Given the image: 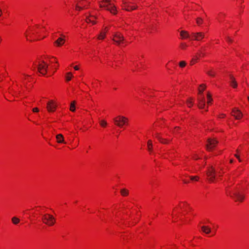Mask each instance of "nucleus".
Masks as SVG:
<instances>
[{
  "mask_svg": "<svg viewBox=\"0 0 249 249\" xmlns=\"http://www.w3.org/2000/svg\"><path fill=\"white\" fill-rule=\"evenodd\" d=\"M74 69L75 70H76V71L79 70V68H78V66H74Z\"/></svg>",
  "mask_w": 249,
  "mask_h": 249,
  "instance_id": "obj_42",
  "label": "nucleus"
},
{
  "mask_svg": "<svg viewBox=\"0 0 249 249\" xmlns=\"http://www.w3.org/2000/svg\"><path fill=\"white\" fill-rule=\"evenodd\" d=\"M216 170L212 166L209 167L206 172L207 179L210 182H214L216 178Z\"/></svg>",
  "mask_w": 249,
  "mask_h": 249,
  "instance_id": "obj_3",
  "label": "nucleus"
},
{
  "mask_svg": "<svg viewBox=\"0 0 249 249\" xmlns=\"http://www.w3.org/2000/svg\"><path fill=\"white\" fill-rule=\"evenodd\" d=\"M72 76V74L71 72H69L67 73V75L66 76V81H69L71 80V78Z\"/></svg>",
  "mask_w": 249,
  "mask_h": 249,
  "instance_id": "obj_28",
  "label": "nucleus"
},
{
  "mask_svg": "<svg viewBox=\"0 0 249 249\" xmlns=\"http://www.w3.org/2000/svg\"><path fill=\"white\" fill-rule=\"evenodd\" d=\"M221 176H222V175H221L220 174H219V177H221Z\"/></svg>",
  "mask_w": 249,
  "mask_h": 249,
  "instance_id": "obj_52",
  "label": "nucleus"
},
{
  "mask_svg": "<svg viewBox=\"0 0 249 249\" xmlns=\"http://www.w3.org/2000/svg\"><path fill=\"white\" fill-rule=\"evenodd\" d=\"M75 9L78 11H80L83 9V7L78 4H76L75 6Z\"/></svg>",
  "mask_w": 249,
  "mask_h": 249,
  "instance_id": "obj_34",
  "label": "nucleus"
},
{
  "mask_svg": "<svg viewBox=\"0 0 249 249\" xmlns=\"http://www.w3.org/2000/svg\"><path fill=\"white\" fill-rule=\"evenodd\" d=\"M1 14H2V11H1V10L0 9V17L1 16Z\"/></svg>",
  "mask_w": 249,
  "mask_h": 249,
  "instance_id": "obj_46",
  "label": "nucleus"
},
{
  "mask_svg": "<svg viewBox=\"0 0 249 249\" xmlns=\"http://www.w3.org/2000/svg\"><path fill=\"white\" fill-rule=\"evenodd\" d=\"M233 161V160H230V163H232Z\"/></svg>",
  "mask_w": 249,
  "mask_h": 249,
  "instance_id": "obj_48",
  "label": "nucleus"
},
{
  "mask_svg": "<svg viewBox=\"0 0 249 249\" xmlns=\"http://www.w3.org/2000/svg\"><path fill=\"white\" fill-rule=\"evenodd\" d=\"M89 3V2L87 0H79L77 2V4L82 6L83 7V9H84V8H87V7H86L87 4H88Z\"/></svg>",
  "mask_w": 249,
  "mask_h": 249,
  "instance_id": "obj_19",
  "label": "nucleus"
},
{
  "mask_svg": "<svg viewBox=\"0 0 249 249\" xmlns=\"http://www.w3.org/2000/svg\"><path fill=\"white\" fill-rule=\"evenodd\" d=\"M231 115L237 120L240 119L243 116L241 111L237 108H234L232 109Z\"/></svg>",
  "mask_w": 249,
  "mask_h": 249,
  "instance_id": "obj_9",
  "label": "nucleus"
},
{
  "mask_svg": "<svg viewBox=\"0 0 249 249\" xmlns=\"http://www.w3.org/2000/svg\"><path fill=\"white\" fill-rule=\"evenodd\" d=\"M123 4V8L128 11L134 10L137 8V7L136 6H132L129 5V3L126 1H124Z\"/></svg>",
  "mask_w": 249,
  "mask_h": 249,
  "instance_id": "obj_13",
  "label": "nucleus"
},
{
  "mask_svg": "<svg viewBox=\"0 0 249 249\" xmlns=\"http://www.w3.org/2000/svg\"><path fill=\"white\" fill-rule=\"evenodd\" d=\"M194 158H195V159H196V160H197V159H198V158H197V156H196V157H194Z\"/></svg>",
  "mask_w": 249,
  "mask_h": 249,
  "instance_id": "obj_49",
  "label": "nucleus"
},
{
  "mask_svg": "<svg viewBox=\"0 0 249 249\" xmlns=\"http://www.w3.org/2000/svg\"><path fill=\"white\" fill-rule=\"evenodd\" d=\"M202 231L206 234H209L211 232V229L208 226H203L201 227Z\"/></svg>",
  "mask_w": 249,
  "mask_h": 249,
  "instance_id": "obj_21",
  "label": "nucleus"
},
{
  "mask_svg": "<svg viewBox=\"0 0 249 249\" xmlns=\"http://www.w3.org/2000/svg\"><path fill=\"white\" fill-rule=\"evenodd\" d=\"M230 78L231 79L230 82L231 86L233 88H236L237 87V83L236 82L235 79L232 75H230Z\"/></svg>",
  "mask_w": 249,
  "mask_h": 249,
  "instance_id": "obj_16",
  "label": "nucleus"
},
{
  "mask_svg": "<svg viewBox=\"0 0 249 249\" xmlns=\"http://www.w3.org/2000/svg\"><path fill=\"white\" fill-rule=\"evenodd\" d=\"M56 105L54 104L53 101L51 100L47 103V109L49 112L54 111L56 108Z\"/></svg>",
  "mask_w": 249,
  "mask_h": 249,
  "instance_id": "obj_10",
  "label": "nucleus"
},
{
  "mask_svg": "<svg viewBox=\"0 0 249 249\" xmlns=\"http://www.w3.org/2000/svg\"><path fill=\"white\" fill-rule=\"evenodd\" d=\"M208 143L206 145V149L208 151L212 150L218 143V141L214 139L209 138L207 140Z\"/></svg>",
  "mask_w": 249,
  "mask_h": 249,
  "instance_id": "obj_7",
  "label": "nucleus"
},
{
  "mask_svg": "<svg viewBox=\"0 0 249 249\" xmlns=\"http://www.w3.org/2000/svg\"><path fill=\"white\" fill-rule=\"evenodd\" d=\"M105 31L104 32H106V33L107 31V30H108V28L107 27H105Z\"/></svg>",
  "mask_w": 249,
  "mask_h": 249,
  "instance_id": "obj_44",
  "label": "nucleus"
},
{
  "mask_svg": "<svg viewBox=\"0 0 249 249\" xmlns=\"http://www.w3.org/2000/svg\"><path fill=\"white\" fill-rule=\"evenodd\" d=\"M236 151H237V152H239L238 149H237Z\"/></svg>",
  "mask_w": 249,
  "mask_h": 249,
  "instance_id": "obj_53",
  "label": "nucleus"
},
{
  "mask_svg": "<svg viewBox=\"0 0 249 249\" xmlns=\"http://www.w3.org/2000/svg\"><path fill=\"white\" fill-rule=\"evenodd\" d=\"M207 99H208L207 103L209 104L210 103H211V102L212 101L213 99H212V95H211V94L210 93L208 92L207 93Z\"/></svg>",
  "mask_w": 249,
  "mask_h": 249,
  "instance_id": "obj_29",
  "label": "nucleus"
},
{
  "mask_svg": "<svg viewBox=\"0 0 249 249\" xmlns=\"http://www.w3.org/2000/svg\"><path fill=\"white\" fill-rule=\"evenodd\" d=\"M206 73L209 76L214 77L215 75V71L213 69H209L206 71Z\"/></svg>",
  "mask_w": 249,
  "mask_h": 249,
  "instance_id": "obj_22",
  "label": "nucleus"
},
{
  "mask_svg": "<svg viewBox=\"0 0 249 249\" xmlns=\"http://www.w3.org/2000/svg\"><path fill=\"white\" fill-rule=\"evenodd\" d=\"M0 40H1V39L0 38Z\"/></svg>",
  "mask_w": 249,
  "mask_h": 249,
  "instance_id": "obj_55",
  "label": "nucleus"
},
{
  "mask_svg": "<svg viewBox=\"0 0 249 249\" xmlns=\"http://www.w3.org/2000/svg\"><path fill=\"white\" fill-rule=\"evenodd\" d=\"M190 178L192 180L197 181L199 179V177L198 176H191Z\"/></svg>",
  "mask_w": 249,
  "mask_h": 249,
  "instance_id": "obj_35",
  "label": "nucleus"
},
{
  "mask_svg": "<svg viewBox=\"0 0 249 249\" xmlns=\"http://www.w3.org/2000/svg\"><path fill=\"white\" fill-rule=\"evenodd\" d=\"M179 128L178 127H176L175 129H179Z\"/></svg>",
  "mask_w": 249,
  "mask_h": 249,
  "instance_id": "obj_50",
  "label": "nucleus"
},
{
  "mask_svg": "<svg viewBox=\"0 0 249 249\" xmlns=\"http://www.w3.org/2000/svg\"><path fill=\"white\" fill-rule=\"evenodd\" d=\"M42 220L44 224L48 226H52L55 222L54 217L50 214H45L43 215Z\"/></svg>",
  "mask_w": 249,
  "mask_h": 249,
  "instance_id": "obj_4",
  "label": "nucleus"
},
{
  "mask_svg": "<svg viewBox=\"0 0 249 249\" xmlns=\"http://www.w3.org/2000/svg\"><path fill=\"white\" fill-rule=\"evenodd\" d=\"M39 111L37 107H35L33 109V111L35 112H37Z\"/></svg>",
  "mask_w": 249,
  "mask_h": 249,
  "instance_id": "obj_40",
  "label": "nucleus"
},
{
  "mask_svg": "<svg viewBox=\"0 0 249 249\" xmlns=\"http://www.w3.org/2000/svg\"><path fill=\"white\" fill-rule=\"evenodd\" d=\"M106 32L102 31L97 36V38L99 39H104L106 37Z\"/></svg>",
  "mask_w": 249,
  "mask_h": 249,
  "instance_id": "obj_24",
  "label": "nucleus"
},
{
  "mask_svg": "<svg viewBox=\"0 0 249 249\" xmlns=\"http://www.w3.org/2000/svg\"><path fill=\"white\" fill-rule=\"evenodd\" d=\"M113 121L115 125L120 127H122L124 125H127L128 119L123 116H118L113 118Z\"/></svg>",
  "mask_w": 249,
  "mask_h": 249,
  "instance_id": "obj_2",
  "label": "nucleus"
},
{
  "mask_svg": "<svg viewBox=\"0 0 249 249\" xmlns=\"http://www.w3.org/2000/svg\"><path fill=\"white\" fill-rule=\"evenodd\" d=\"M183 182L185 183H187L188 182L187 181H186V180H183Z\"/></svg>",
  "mask_w": 249,
  "mask_h": 249,
  "instance_id": "obj_47",
  "label": "nucleus"
},
{
  "mask_svg": "<svg viewBox=\"0 0 249 249\" xmlns=\"http://www.w3.org/2000/svg\"><path fill=\"white\" fill-rule=\"evenodd\" d=\"M225 116H226V115H225V114H222L221 115V116H220V117H225Z\"/></svg>",
  "mask_w": 249,
  "mask_h": 249,
  "instance_id": "obj_43",
  "label": "nucleus"
},
{
  "mask_svg": "<svg viewBox=\"0 0 249 249\" xmlns=\"http://www.w3.org/2000/svg\"><path fill=\"white\" fill-rule=\"evenodd\" d=\"M192 36L194 39L197 41L201 40L204 37V34L202 32L192 33Z\"/></svg>",
  "mask_w": 249,
  "mask_h": 249,
  "instance_id": "obj_11",
  "label": "nucleus"
},
{
  "mask_svg": "<svg viewBox=\"0 0 249 249\" xmlns=\"http://www.w3.org/2000/svg\"><path fill=\"white\" fill-rule=\"evenodd\" d=\"M186 65V62L184 61H181L179 63V66L180 67H184Z\"/></svg>",
  "mask_w": 249,
  "mask_h": 249,
  "instance_id": "obj_37",
  "label": "nucleus"
},
{
  "mask_svg": "<svg viewBox=\"0 0 249 249\" xmlns=\"http://www.w3.org/2000/svg\"><path fill=\"white\" fill-rule=\"evenodd\" d=\"M112 39L117 45H120L121 44L124 43L125 41L124 36L119 32L115 33L113 34Z\"/></svg>",
  "mask_w": 249,
  "mask_h": 249,
  "instance_id": "obj_5",
  "label": "nucleus"
},
{
  "mask_svg": "<svg viewBox=\"0 0 249 249\" xmlns=\"http://www.w3.org/2000/svg\"><path fill=\"white\" fill-rule=\"evenodd\" d=\"M187 104L189 107H191L193 105V99L190 98V99H188L187 101Z\"/></svg>",
  "mask_w": 249,
  "mask_h": 249,
  "instance_id": "obj_30",
  "label": "nucleus"
},
{
  "mask_svg": "<svg viewBox=\"0 0 249 249\" xmlns=\"http://www.w3.org/2000/svg\"><path fill=\"white\" fill-rule=\"evenodd\" d=\"M201 55H202V56H203V55H204V54H203V53H200L199 54V56H201Z\"/></svg>",
  "mask_w": 249,
  "mask_h": 249,
  "instance_id": "obj_45",
  "label": "nucleus"
},
{
  "mask_svg": "<svg viewBox=\"0 0 249 249\" xmlns=\"http://www.w3.org/2000/svg\"><path fill=\"white\" fill-rule=\"evenodd\" d=\"M48 65L44 61H41L37 65V71L42 75H45L47 71Z\"/></svg>",
  "mask_w": 249,
  "mask_h": 249,
  "instance_id": "obj_6",
  "label": "nucleus"
},
{
  "mask_svg": "<svg viewBox=\"0 0 249 249\" xmlns=\"http://www.w3.org/2000/svg\"><path fill=\"white\" fill-rule=\"evenodd\" d=\"M153 144L151 140H149L147 142V149L150 153L153 152Z\"/></svg>",
  "mask_w": 249,
  "mask_h": 249,
  "instance_id": "obj_23",
  "label": "nucleus"
},
{
  "mask_svg": "<svg viewBox=\"0 0 249 249\" xmlns=\"http://www.w3.org/2000/svg\"><path fill=\"white\" fill-rule=\"evenodd\" d=\"M56 139L57 142L59 143H65V142L64 140L63 136L61 134H59L56 136Z\"/></svg>",
  "mask_w": 249,
  "mask_h": 249,
  "instance_id": "obj_18",
  "label": "nucleus"
},
{
  "mask_svg": "<svg viewBox=\"0 0 249 249\" xmlns=\"http://www.w3.org/2000/svg\"><path fill=\"white\" fill-rule=\"evenodd\" d=\"M202 87H204V88L202 89H201L200 88L199 89V91H198L199 94H202L203 93V91L205 89V86L203 85H201L200 86V88Z\"/></svg>",
  "mask_w": 249,
  "mask_h": 249,
  "instance_id": "obj_32",
  "label": "nucleus"
},
{
  "mask_svg": "<svg viewBox=\"0 0 249 249\" xmlns=\"http://www.w3.org/2000/svg\"><path fill=\"white\" fill-rule=\"evenodd\" d=\"M227 41L229 42H232V39L229 36L227 37Z\"/></svg>",
  "mask_w": 249,
  "mask_h": 249,
  "instance_id": "obj_41",
  "label": "nucleus"
},
{
  "mask_svg": "<svg viewBox=\"0 0 249 249\" xmlns=\"http://www.w3.org/2000/svg\"><path fill=\"white\" fill-rule=\"evenodd\" d=\"M24 75L25 76H29L28 75H26V74H24Z\"/></svg>",
  "mask_w": 249,
  "mask_h": 249,
  "instance_id": "obj_51",
  "label": "nucleus"
},
{
  "mask_svg": "<svg viewBox=\"0 0 249 249\" xmlns=\"http://www.w3.org/2000/svg\"><path fill=\"white\" fill-rule=\"evenodd\" d=\"M65 41V40L64 38L62 37H59L54 42V44L56 46L60 47L64 44Z\"/></svg>",
  "mask_w": 249,
  "mask_h": 249,
  "instance_id": "obj_15",
  "label": "nucleus"
},
{
  "mask_svg": "<svg viewBox=\"0 0 249 249\" xmlns=\"http://www.w3.org/2000/svg\"><path fill=\"white\" fill-rule=\"evenodd\" d=\"M100 7L105 8L113 14H116V9L111 0H103L100 4Z\"/></svg>",
  "mask_w": 249,
  "mask_h": 249,
  "instance_id": "obj_1",
  "label": "nucleus"
},
{
  "mask_svg": "<svg viewBox=\"0 0 249 249\" xmlns=\"http://www.w3.org/2000/svg\"><path fill=\"white\" fill-rule=\"evenodd\" d=\"M203 22V19L201 18H196V23L198 25H200Z\"/></svg>",
  "mask_w": 249,
  "mask_h": 249,
  "instance_id": "obj_33",
  "label": "nucleus"
},
{
  "mask_svg": "<svg viewBox=\"0 0 249 249\" xmlns=\"http://www.w3.org/2000/svg\"><path fill=\"white\" fill-rule=\"evenodd\" d=\"M96 18L95 16L90 15L89 17H87L86 19V21L87 23H92L93 24H95L96 22L93 20V19Z\"/></svg>",
  "mask_w": 249,
  "mask_h": 249,
  "instance_id": "obj_17",
  "label": "nucleus"
},
{
  "mask_svg": "<svg viewBox=\"0 0 249 249\" xmlns=\"http://www.w3.org/2000/svg\"><path fill=\"white\" fill-rule=\"evenodd\" d=\"M121 194L123 196H126L128 195V191L125 189H123L121 190Z\"/></svg>",
  "mask_w": 249,
  "mask_h": 249,
  "instance_id": "obj_27",
  "label": "nucleus"
},
{
  "mask_svg": "<svg viewBox=\"0 0 249 249\" xmlns=\"http://www.w3.org/2000/svg\"><path fill=\"white\" fill-rule=\"evenodd\" d=\"M76 102L75 101H73L71 102L70 105V110L71 111H74L75 110V106Z\"/></svg>",
  "mask_w": 249,
  "mask_h": 249,
  "instance_id": "obj_25",
  "label": "nucleus"
},
{
  "mask_svg": "<svg viewBox=\"0 0 249 249\" xmlns=\"http://www.w3.org/2000/svg\"><path fill=\"white\" fill-rule=\"evenodd\" d=\"M100 125L103 126V127H106L107 124V123L106 121L105 120H101L100 121Z\"/></svg>",
  "mask_w": 249,
  "mask_h": 249,
  "instance_id": "obj_31",
  "label": "nucleus"
},
{
  "mask_svg": "<svg viewBox=\"0 0 249 249\" xmlns=\"http://www.w3.org/2000/svg\"><path fill=\"white\" fill-rule=\"evenodd\" d=\"M12 221L14 224L17 225L19 222L20 220L17 217H13L12 218Z\"/></svg>",
  "mask_w": 249,
  "mask_h": 249,
  "instance_id": "obj_26",
  "label": "nucleus"
},
{
  "mask_svg": "<svg viewBox=\"0 0 249 249\" xmlns=\"http://www.w3.org/2000/svg\"><path fill=\"white\" fill-rule=\"evenodd\" d=\"M198 57H197V56H195V57L193 58V59L192 60V61H191V65H193V64L195 63V61H196L197 59H198Z\"/></svg>",
  "mask_w": 249,
  "mask_h": 249,
  "instance_id": "obj_36",
  "label": "nucleus"
},
{
  "mask_svg": "<svg viewBox=\"0 0 249 249\" xmlns=\"http://www.w3.org/2000/svg\"><path fill=\"white\" fill-rule=\"evenodd\" d=\"M231 196L235 199L236 201L242 202L244 199V196L240 194L237 191L231 193Z\"/></svg>",
  "mask_w": 249,
  "mask_h": 249,
  "instance_id": "obj_8",
  "label": "nucleus"
},
{
  "mask_svg": "<svg viewBox=\"0 0 249 249\" xmlns=\"http://www.w3.org/2000/svg\"><path fill=\"white\" fill-rule=\"evenodd\" d=\"M180 35L182 38L186 39V38H189L190 37V35L189 33L185 31H181L180 32Z\"/></svg>",
  "mask_w": 249,
  "mask_h": 249,
  "instance_id": "obj_20",
  "label": "nucleus"
},
{
  "mask_svg": "<svg viewBox=\"0 0 249 249\" xmlns=\"http://www.w3.org/2000/svg\"><path fill=\"white\" fill-rule=\"evenodd\" d=\"M234 156L239 160V161H241V160L240 158V157L237 154H235Z\"/></svg>",
  "mask_w": 249,
  "mask_h": 249,
  "instance_id": "obj_39",
  "label": "nucleus"
},
{
  "mask_svg": "<svg viewBox=\"0 0 249 249\" xmlns=\"http://www.w3.org/2000/svg\"><path fill=\"white\" fill-rule=\"evenodd\" d=\"M156 137L157 139L160 142L163 143V144H166L168 143L169 141L166 139H164L162 137H161L160 135V134L157 133L156 134Z\"/></svg>",
  "mask_w": 249,
  "mask_h": 249,
  "instance_id": "obj_14",
  "label": "nucleus"
},
{
  "mask_svg": "<svg viewBox=\"0 0 249 249\" xmlns=\"http://www.w3.org/2000/svg\"><path fill=\"white\" fill-rule=\"evenodd\" d=\"M187 45L185 43H181L180 47L182 49H184L187 47Z\"/></svg>",
  "mask_w": 249,
  "mask_h": 249,
  "instance_id": "obj_38",
  "label": "nucleus"
},
{
  "mask_svg": "<svg viewBox=\"0 0 249 249\" xmlns=\"http://www.w3.org/2000/svg\"><path fill=\"white\" fill-rule=\"evenodd\" d=\"M197 100L198 102V107L199 108H203L205 106V100L204 97L202 94H199Z\"/></svg>",
  "mask_w": 249,
  "mask_h": 249,
  "instance_id": "obj_12",
  "label": "nucleus"
},
{
  "mask_svg": "<svg viewBox=\"0 0 249 249\" xmlns=\"http://www.w3.org/2000/svg\"><path fill=\"white\" fill-rule=\"evenodd\" d=\"M248 100L249 101V97H248Z\"/></svg>",
  "mask_w": 249,
  "mask_h": 249,
  "instance_id": "obj_54",
  "label": "nucleus"
}]
</instances>
